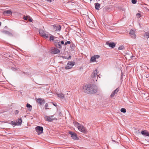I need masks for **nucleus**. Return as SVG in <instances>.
<instances>
[{
  "label": "nucleus",
  "mask_w": 149,
  "mask_h": 149,
  "mask_svg": "<svg viewBox=\"0 0 149 149\" xmlns=\"http://www.w3.org/2000/svg\"><path fill=\"white\" fill-rule=\"evenodd\" d=\"M98 73V71L97 69L94 71L92 73L91 77L93 78V80L94 81H97Z\"/></svg>",
  "instance_id": "f03ea898"
},
{
  "label": "nucleus",
  "mask_w": 149,
  "mask_h": 149,
  "mask_svg": "<svg viewBox=\"0 0 149 149\" xmlns=\"http://www.w3.org/2000/svg\"><path fill=\"white\" fill-rule=\"evenodd\" d=\"M124 46L122 45L120 46L118 48V49L120 50H122L124 49Z\"/></svg>",
  "instance_id": "c85d7f7f"
},
{
  "label": "nucleus",
  "mask_w": 149,
  "mask_h": 149,
  "mask_svg": "<svg viewBox=\"0 0 149 149\" xmlns=\"http://www.w3.org/2000/svg\"><path fill=\"white\" fill-rule=\"evenodd\" d=\"M68 58V59H70L71 58V56H69Z\"/></svg>",
  "instance_id": "ea45409f"
},
{
  "label": "nucleus",
  "mask_w": 149,
  "mask_h": 149,
  "mask_svg": "<svg viewBox=\"0 0 149 149\" xmlns=\"http://www.w3.org/2000/svg\"><path fill=\"white\" fill-rule=\"evenodd\" d=\"M121 79H122V75L121 76Z\"/></svg>",
  "instance_id": "a18cd8bd"
},
{
  "label": "nucleus",
  "mask_w": 149,
  "mask_h": 149,
  "mask_svg": "<svg viewBox=\"0 0 149 149\" xmlns=\"http://www.w3.org/2000/svg\"><path fill=\"white\" fill-rule=\"evenodd\" d=\"M71 43V42L70 41H67V42H65L64 43V45L65 46L68 44H70Z\"/></svg>",
  "instance_id": "2f4dec72"
},
{
  "label": "nucleus",
  "mask_w": 149,
  "mask_h": 149,
  "mask_svg": "<svg viewBox=\"0 0 149 149\" xmlns=\"http://www.w3.org/2000/svg\"><path fill=\"white\" fill-rule=\"evenodd\" d=\"M9 14H12V12L11 11L9 10H6L3 12V14L4 15H6Z\"/></svg>",
  "instance_id": "6ab92c4d"
},
{
  "label": "nucleus",
  "mask_w": 149,
  "mask_h": 149,
  "mask_svg": "<svg viewBox=\"0 0 149 149\" xmlns=\"http://www.w3.org/2000/svg\"><path fill=\"white\" fill-rule=\"evenodd\" d=\"M90 0L91 1H92V0Z\"/></svg>",
  "instance_id": "49530a36"
},
{
  "label": "nucleus",
  "mask_w": 149,
  "mask_h": 149,
  "mask_svg": "<svg viewBox=\"0 0 149 149\" xmlns=\"http://www.w3.org/2000/svg\"><path fill=\"white\" fill-rule=\"evenodd\" d=\"M69 134L71 135V137L74 140H77L78 139L77 134L74 132L72 131L69 132Z\"/></svg>",
  "instance_id": "0eeeda50"
},
{
  "label": "nucleus",
  "mask_w": 149,
  "mask_h": 149,
  "mask_svg": "<svg viewBox=\"0 0 149 149\" xmlns=\"http://www.w3.org/2000/svg\"><path fill=\"white\" fill-rule=\"evenodd\" d=\"M53 28L54 31L59 32L61 30V27L59 24H55L53 26Z\"/></svg>",
  "instance_id": "6e6552de"
},
{
  "label": "nucleus",
  "mask_w": 149,
  "mask_h": 149,
  "mask_svg": "<svg viewBox=\"0 0 149 149\" xmlns=\"http://www.w3.org/2000/svg\"><path fill=\"white\" fill-rule=\"evenodd\" d=\"M96 59L94 57V56H92L91 57V60L92 62H95L96 61Z\"/></svg>",
  "instance_id": "393cba45"
},
{
  "label": "nucleus",
  "mask_w": 149,
  "mask_h": 149,
  "mask_svg": "<svg viewBox=\"0 0 149 149\" xmlns=\"http://www.w3.org/2000/svg\"><path fill=\"white\" fill-rule=\"evenodd\" d=\"M132 2L133 4H135L136 2V0H132Z\"/></svg>",
  "instance_id": "473e14b6"
},
{
  "label": "nucleus",
  "mask_w": 149,
  "mask_h": 149,
  "mask_svg": "<svg viewBox=\"0 0 149 149\" xmlns=\"http://www.w3.org/2000/svg\"><path fill=\"white\" fill-rule=\"evenodd\" d=\"M60 43L61 44V45H64V43L63 41L62 40L61 41Z\"/></svg>",
  "instance_id": "4c0bfd02"
},
{
  "label": "nucleus",
  "mask_w": 149,
  "mask_h": 149,
  "mask_svg": "<svg viewBox=\"0 0 149 149\" xmlns=\"http://www.w3.org/2000/svg\"><path fill=\"white\" fill-rule=\"evenodd\" d=\"M46 120L48 121H52L55 120V118H54V116H47L45 117Z\"/></svg>",
  "instance_id": "9b49d317"
},
{
  "label": "nucleus",
  "mask_w": 149,
  "mask_h": 149,
  "mask_svg": "<svg viewBox=\"0 0 149 149\" xmlns=\"http://www.w3.org/2000/svg\"><path fill=\"white\" fill-rule=\"evenodd\" d=\"M62 58H65V59H68V58L67 56H62Z\"/></svg>",
  "instance_id": "58836bf2"
},
{
  "label": "nucleus",
  "mask_w": 149,
  "mask_h": 149,
  "mask_svg": "<svg viewBox=\"0 0 149 149\" xmlns=\"http://www.w3.org/2000/svg\"><path fill=\"white\" fill-rule=\"evenodd\" d=\"M106 44L112 48H114L116 46V44L114 42H110L109 41L107 42Z\"/></svg>",
  "instance_id": "ddd939ff"
},
{
  "label": "nucleus",
  "mask_w": 149,
  "mask_h": 149,
  "mask_svg": "<svg viewBox=\"0 0 149 149\" xmlns=\"http://www.w3.org/2000/svg\"><path fill=\"white\" fill-rule=\"evenodd\" d=\"M94 57L95 58H98L100 57V56L98 55H95L94 56Z\"/></svg>",
  "instance_id": "f704fd0d"
},
{
  "label": "nucleus",
  "mask_w": 149,
  "mask_h": 149,
  "mask_svg": "<svg viewBox=\"0 0 149 149\" xmlns=\"http://www.w3.org/2000/svg\"><path fill=\"white\" fill-rule=\"evenodd\" d=\"M55 42H54V44L56 47L58 48L61 49L62 48V45L60 43V42L59 41V40H56L55 41H54Z\"/></svg>",
  "instance_id": "1a4fd4ad"
},
{
  "label": "nucleus",
  "mask_w": 149,
  "mask_h": 149,
  "mask_svg": "<svg viewBox=\"0 0 149 149\" xmlns=\"http://www.w3.org/2000/svg\"><path fill=\"white\" fill-rule=\"evenodd\" d=\"M18 112V111L17 110H16V111H15V113L16 114H17Z\"/></svg>",
  "instance_id": "a19ab883"
},
{
  "label": "nucleus",
  "mask_w": 149,
  "mask_h": 149,
  "mask_svg": "<svg viewBox=\"0 0 149 149\" xmlns=\"http://www.w3.org/2000/svg\"><path fill=\"white\" fill-rule=\"evenodd\" d=\"M74 46V45H72V47H73V46Z\"/></svg>",
  "instance_id": "37998d69"
},
{
  "label": "nucleus",
  "mask_w": 149,
  "mask_h": 149,
  "mask_svg": "<svg viewBox=\"0 0 149 149\" xmlns=\"http://www.w3.org/2000/svg\"><path fill=\"white\" fill-rule=\"evenodd\" d=\"M39 33L40 35L45 38H48L49 37L48 34H46L44 31L42 29H40L39 31Z\"/></svg>",
  "instance_id": "20e7f679"
},
{
  "label": "nucleus",
  "mask_w": 149,
  "mask_h": 149,
  "mask_svg": "<svg viewBox=\"0 0 149 149\" xmlns=\"http://www.w3.org/2000/svg\"><path fill=\"white\" fill-rule=\"evenodd\" d=\"M22 122V119L20 118V119H18V122H16L17 124V125H21V124Z\"/></svg>",
  "instance_id": "5701e85b"
},
{
  "label": "nucleus",
  "mask_w": 149,
  "mask_h": 149,
  "mask_svg": "<svg viewBox=\"0 0 149 149\" xmlns=\"http://www.w3.org/2000/svg\"><path fill=\"white\" fill-rule=\"evenodd\" d=\"M76 34L78 36H79V37H81L82 36V35H81L80 33L78 32H77L76 33Z\"/></svg>",
  "instance_id": "c756f323"
},
{
  "label": "nucleus",
  "mask_w": 149,
  "mask_h": 149,
  "mask_svg": "<svg viewBox=\"0 0 149 149\" xmlns=\"http://www.w3.org/2000/svg\"><path fill=\"white\" fill-rule=\"evenodd\" d=\"M144 36L147 38H149V32L146 33L145 34Z\"/></svg>",
  "instance_id": "a878e982"
},
{
  "label": "nucleus",
  "mask_w": 149,
  "mask_h": 149,
  "mask_svg": "<svg viewBox=\"0 0 149 149\" xmlns=\"http://www.w3.org/2000/svg\"><path fill=\"white\" fill-rule=\"evenodd\" d=\"M56 95H57V96L59 98L62 99L65 98V96L64 94L62 93H56Z\"/></svg>",
  "instance_id": "a211bd4d"
},
{
  "label": "nucleus",
  "mask_w": 149,
  "mask_h": 149,
  "mask_svg": "<svg viewBox=\"0 0 149 149\" xmlns=\"http://www.w3.org/2000/svg\"><path fill=\"white\" fill-rule=\"evenodd\" d=\"M29 20L30 22H32L33 21V20L31 18L30 16H29Z\"/></svg>",
  "instance_id": "c9c22d12"
},
{
  "label": "nucleus",
  "mask_w": 149,
  "mask_h": 149,
  "mask_svg": "<svg viewBox=\"0 0 149 149\" xmlns=\"http://www.w3.org/2000/svg\"><path fill=\"white\" fill-rule=\"evenodd\" d=\"M45 109H48L49 108H48V104L47 103H46L45 105Z\"/></svg>",
  "instance_id": "e433bc0d"
},
{
  "label": "nucleus",
  "mask_w": 149,
  "mask_h": 149,
  "mask_svg": "<svg viewBox=\"0 0 149 149\" xmlns=\"http://www.w3.org/2000/svg\"><path fill=\"white\" fill-rule=\"evenodd\" d=\"M120 111L121 112L123 113H125L126 112V110L124 108H123L121 109L120 110Z\"/></svg>",
  "instance_id": "cd10ccee"
},
{
  "label": "nucleus",
  "mask_w": 149,
  "mask_h": 149,
  "mask_svg": "<svg viewBox=\"0 0 149 149\" xmlns=\"http://www.w3.org/2000/svg\"><path fill=\"white\" fill-rule=\"evenodd\" d=\"M49 36L48 38H49V40L51 41L52 40L53 41L54 43V42H55L54 41L56 40H57L58 39V38L56 37H54L53 36L51 35H48Z\"/></svg>",
  "instance_id": "4468645a"
},
{
  "label": "nucleus",
  "mask_w": 149,
  "mask_h": 149,
  "mask_svg": "<svg viewBox=\"0 0 149 149\" xmlns=\"http://www.w3.org/2000/svg\"><path fill=\"white\" fill-rule=\"evenodd\" d=\"M83 90L84 92L91 94L97 93V87L95 85L89 84L84 86Z\"/></svg>",
  "instance_id": "f257e3e1"
},
{
  "label": "nucleus",
  "mask_w": 149,
  "mask_h": 149,
  "mask_svg": "<svg viewBox=\"0 0 149 149\" xmlns=\"http://www.w3.org/2000/svg\"><path fill=\"white\" fill-rule=\"evenodd\" d=\"M141 133L143 135H145V136H149V132H148L146 130L142 131Z\"/></svg>",
  "instance_id": "f3484780"
},
{
  "label": "nucleus",
  "mask_w": 149,
  "mask_h": 149,
  "mask_svg": "<svg viewBox=\"0 0 149 149\" xmlns=\"http://www.w3.org/2000/svg\"><path fill=\"white\" fill-rule=\"evenodd\" d=\"M129 34L132 35V37L133 38H136V35L135 34V31L131 29L130 32Z\"/></svg>",
  "instance_id": "f8f14e48"
},
{
  "label": "nucleus",
  "mask_w": 149,
  "mask_h": 149,
  "mask_svg": "<svg viewBox=\"0 0 149 149\" xmlns=\"http://www.w3.org/2000/svg\"><path fill=\"white\" fill-rule=\"evenodd\" d=\"M119 90V88H117L112 92V93L111 94V97H113L114 95L118 92Z\"/></svg>",
  "instance_id": "dca6fc26"
},
{
  "label": "nucleus",
  "mask_w": 149,
  "mask_h": 149,
  "mask_svg": "<svg viewBox=\"0 0 149 149\" xmlns=\"http://www.w3.org/2000/svg\"><path fill=\"white\" fill-rule=\"evenodd\" d=\"M78 130L84 133H86L87 132V131L86 128L82 125H81V126L79 127Z\"/></svg>",
  "instance_id": "9d476101"
},
{
  "label": "nucleus",
  "mask_w": 149,
  "mask_h": 149,
  "mask_svg": "<svg viewBox=\"0 0 149 149\" xmlns=\"http://www.w3.org/2000/svg\"><path fill=\"white\" fill-rule=\"evenodd\" d=\"M35 129L38 135L40 134L43 133V129L42 127L37 126L35 128Z\"/></svg>",
  "instance_id": "39448f33"
},
{
  "label": "nucleus",
  "mask_w": 149,
  "mask_h": 149,
  "mask_svg": "<svg viewBox=\"0 0 149 149\" xmlns=\"http://www.w3.org/2000/svg\"><path fill=\"white\" fill-rule=\"evenodd\" d=\"M37 102L41 105L44 104L45 103V100L42 98H39L37 100Z\"/></svg>",
  "instance_id": "2eb2a0df"
},
{
  "label": "nucleus",
  "mask_w": 149,
  "mask_h": 149,
  "mask_svg": "<svg viewBox=\"0 0 149 149\" xmlns=\"http://www.w3.org/2000/svg\"><path fill=\"white\" fill-rule=\"evenodd\" d=\"M1 22H0V25H1Z\"/></svg>",
  "instance_id": "c03bdc74"
},
{
  "label": "nucleus",
  "mask_w": 149,
  "mask_h": 149,
  "mask_svg": "<svg viewBox=\"0 0 149 149\" xmlns=\"http://www.w3.org/2000/svg\"><path fill=\"white\" fill-rule=\"evenodd\" d=\"M50 52L52 54H56L60 52V50L56 48L52 47L50 49Z\"/></svg>",
  "instance_id": "7ed1b4c3"
},
{
  "label": "nucleus",
  "mask_w": 149,
  "mask_h": 149,
  "mask_svg": "<svg viewBox=\"0 0 149 149\" xmlns=\"http://www.w3.org/2000/svg\"><path fill=\"white\" fill-rule=\"evenodd\" d=\"M47 1H49L50 2H51L52 0H47Z\"/></svg>",
  "instance_id": "79ce46f5"
},
{
  "label": "nucleus",
  "mask_w": 149,
  "mask_h": 149,
  "mask_svg": "<svg viewBox=\"0 0 149 149\" xmlns=\"http://www.w3.org/2000/svg\"><path fill=\"white\" fill-rule=\"evenodd\" d=\"M2 33L8 35L9 36H13V35L10 32H9L8 31H2Z\"/></svg>",
  "instance_id": "aec40b11"
},
{
  "label": "nucleus",
  "mask_w": 149,
  "mask_h": 149,
  "mask_svg": "<svg viewBox=\"0 0 149 149\" xmlns=\"http://www.w3.org/2000/svg\"><path fill=\"white\" fill-rule=\"evenodd\" d=\"M10 123L11 124L14 125H17V124L16 123V122H15L14 121H12L10 122Z\"/></svg>",
  "instance_id": "bb28decb"
},
{
  "label": "nucleus",
  "mask_w": 149,
  "mask_h": 149,
  "mask_svg": "<svg viewBox=\"0 0 149 149\" xmlns=\"http://www.w3.org/2000/svg\"><path fill=\"white\" fill-rule=\"evenodd\" d=\"M136 16L138 18H139L141 16V14L138 13L136 14Z\"/></svg>",
  "instance_id": "7c9ffc66"
},
{
  "label": "nucleus",
  "mask_w": 149,
  "mask_h": 149,
  "mask_svg": "<svg viewBox=\"0 0 149 149\" xmlns=\"http://www.w3.org/2000/svg\"><path fill=\"white\" fill-rule=\"evenodd\" d=\"M29 18V16H26V17L24 16V19L25 20H26L27 19Z\"/></svg>",
  "instance_id": "72a5a7b5"
},
{
  "label": "nucleus",
  "mask_w": 149,
  "mask_h": 149,
  "mask_svg": "<svg viewBox=\"0 0 149 149\" xmlns=\"http://www.w3.org/2000/svg\"><path fill=\"white\" fill-rule=\"evenodd\" d=\"M26 107L28 108H29V111H31L32 109V106H31L29 104H26Z\"/></svg>",
  "instance_id": "b1692460"
},
{
  "label": "nucleus",
  "mask_w": 149,
  "mask_h": 149,
  "mask_svg": "<svg viewBox=\"0 0 149 149\" xmlns=\"http://www.w3.org/2000/svg\"><path fill=\"white\" fill-rule=\"evenodd\" d=\"M73 123L74 125H75V126L77 127L78 128V129H79V127H80V126H81V125L79 124L76 121L74 122Z\"/></svg>",
  "instance_id": "412c9836"
},
{
  "label": "nucleus",
  "mask_w": 149,
  "mask_h": 149,
  "mask_svg": "<svg viewBox=\"0 0 149 149\" xmlns=\"http://www.w3.org/2000/svg\"><path fill=\"white\" fill-rule=\"evenodd\" d=\"M100 8V4L98 3H95V8L97 10L99 9Z\"/></svg>",
  "instance_id": "4be33fe9"
},
{
  "label": "nucleus",
  "mask_w": 149,
  "mask_h": 149,
  "mask_svg": "<svg viewBox=\"0 0 149 149\" xmlns=\"http://www.w3.org/2000/svg\"><path fill=\"white\" fill-rule=\"evenodd\" d=\"M74 62L72 61H69L65 67V69L66 70L71 68L72 66L74 65Z\"/></svg>",
  "instance_id": "423d86ee"
}]
</instances>
